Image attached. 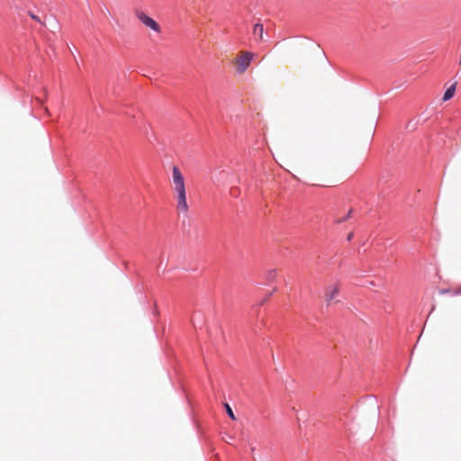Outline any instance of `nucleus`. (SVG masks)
I'll list each match as a JSON object with an SVG mask.
<instances>
[{"label": "nucleus", "mask_w": 461, "mask_h": 461, "mask_svg": "<svg viewBox=\"0 0 461 461\" xmlns=\"http://www.w3.org/2000/svg\"><path fill=\"white\" fill-rule=\"evenodd\" d=\"M172 188L176 193V209L179 212H186L188 211V204L186 202L185 179L176 166H174L172 169Z\"/></svg>", "instance_id": "obj_1"}, {"label": "nucleus", "mask_w": 461, "mask_h": 461, "mask_svg": "<svg viewBox=\"0 0 461 461\" xmlns=\"http://www.w3.org/2000/svg\"><path fill=\"white\" fill-rule=\"evenodd\" d=\"M135 14L137 16V18L144 24L146 25L147 27L150 28L151 30H153L154 32H160V26L159 24L154 21L152 18H150L149 16H148L146 14H144L143 12L141 11H139L137 10L135 12Z\"/></svg>", "instance_id": "obj_2"}, {"label": "nucleus", "mask_w": 461, "mask_h": 461, "mask_svg": "<svg viewBox=\"0 0 461 461\" xmlns=\"http://www.w3.org/2000/svg\"><path fill=\"white\" fill-rule=\"evenodd\" d=\"M252 57L253 55L250 52H241L240 56L237 59L239 72H244L248 68L252 60Z\"/></svg>", "instance_id": "obj_3"}, {"label": "nucleus", "mask_w": 461, "mask_h": 461, "mask_svg": "<svg viewBox=\"0 0 461 461\" xmlns=\"http://www.w3.org/2000/svg\"><path fill=\"white\" fill-rule=\"evenodd\" d=\"M339 293V288L336 285L329 286L325 292V298L327 302L333 301Z\"/></svg>", "instance_id": "obj_4"}, {"label": "nucleus", "mask_w": 461, "mask_h": 461, "mask_svg": "<svg viewBox=\"0 0 461 461\" xmlns=\"http://www.w3.org/2000/svg\"><path fill=\"white\" fill-rule=\"evenodd\" d=\"M264 28L261 23H256L253 27V36L257 41H263Z\"/></svg>", "instance_id": "obj_5"}, {"label": "nucleus", "mask_w": 461, "mask_h": 461, "mask_svg": "<svg viewBox=\"0 0 461 461\" xmlns=\"http://www.w3.org/2000/svg\"><path fill=\"white\" fill-rule=\"evenodd\" d=\"M455 93V86H451L449 88H447L444 94L443 99L445 101L449 100Z\"/></svg>", "instance_id": "obj_6"}, {"label": "nucleus", "mask_w": 461, "mask_h": 461, "mask_svg": "<svg viewBox=\"0 0 461 461\" xmlns=\"http://www.w3.org/2000/svg\"><path fill=\"white\" fill-rule=\"evenodd\" d=\"M225 409H226V411L229 415L230 418H231L232 420H235V416H234V413L230 408V405H224Z\"/></svg>", "instance_id": "obj_7"}, {"label": "nucleus", "mask_w": 461, "mask_h": 461, "mask_svg": "<svg viewBox=\"0 0 461 461\" xmlns=\"http://www.w3.org/2000/svg\"><path fill=\"white\" fill-rule=\"evenodd\" d=\"M352 238H353V233H352V232H350V233L348 235L347 240H348V241H350V240H352Z\"/></svg>", "instance_id": "obj_8"}, {"label": "nucleus", "mask_w": 461, "mask_h": 461, "mask_svg": "<svg viewBox=\"0 0 461 461\" xmlns=\"http://www.w3.org/2000/svg\"><path fill=\"white\" fill-rule=\"evenodd\" d=\"M230 439H231V437H229V438H228V440H227V443H228V444H230Z\"/></svg>", "instance_id": "obj_9"}, {"label": "nucleus", "mask_w": 461, "mask_h": 461, "mask_svg": "<svg viewBox=\"0 0 461 461\" xmlns=\"http://www.w3.org/2000/svg\"><path fill=\"white\" fill-rule=\"evenodd\" d=\"M230 439H231V437H229V438H228V440H227V443H228V444H230Z\"/></svg>", "instance_id": "obj_10"}, {"label": "nucleus", "mask_w": 461, "mask_h": 461, "mask_svg": "<svg viewBox=\"0 0 461 461\" xmlns=\"http://www.w3.org/2000/svg\"><path fill=\"white\" fill-rule=\"evenodd\" d=\"M230 439H231V437H229V438H228V440H227V443H228V444H230Z\"/></svg>", "instance_id": "obj_11"}, {"label": "nucleus", "mask_w": 461, "mask_h": 461, "mask_svg": "<svg viewBox=\"0 0 461 461\" xmlns=\"http://www.w3.org/2000/svg\"><path fill=\"white\" fill-rule=\"evenodd\" d=\"M230 439H231V437H229V438H228V440H227V443H228V444H230Z\"/></svg>", "instance_id": "obj_12"}]
</instances>
